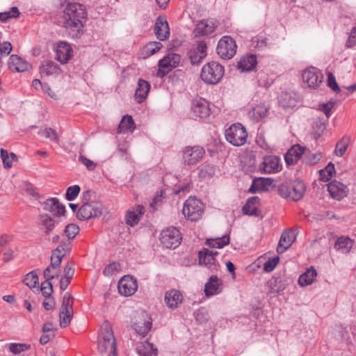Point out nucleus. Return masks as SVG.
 <instances>
[{
	"label": "nucleus",
	"instance_id": "obj_6",
	"mask_svg": "<svg viewBox=\"0 0 356 356\" xmlns=\"http://www.w3.org/2000/svg\"><path fill=\"white\" fill-rule=\"evenodd\" d=\"M302 78L303 83L310 89H316L323 86V74L316 67H307L302 72Z\"/></svg>",
	"mask_w": 356,
	"mask_h": 356
},
{
	"label": "nucleus",
	"instance_id": "obj_3",
	"mask_svg": "<svg viewBox=\"0 0 356 356\" xmlns=\"http://www.w3.org/2000/svg\"><path fill=\"white\" fill-rule=\"evenodd\" d=\"M224 67L217 62H209L205 64L201 70L202 80L209 84H216L224 75Z\"/></svg>",
	"mask_w": 356,
	"mask_h": 356
},
{
	"label": "nucleus",
	"instance_id": "obj_50",
	"mask_svg": "<svg viewBox=\"0 0 356 356\" xmlns=\"http://www.w3.org/2000/svg\"><path fill=\"white\" fill-rule=\"evenodd\" d=\"M337 99H331L327 103H323L319 104V110L325 113L326 117L327 118H330L331 115V111L334 106V104L337 103Z\"/></svg>",
	"mask_w": 356,
	"mask_h": 356
},
{
	"label": "nucleus",
	"instance_id": "obj_28",
	"mask_svg": "<svg viewBox=\"0 0 356 356\" xmlns=\"http://www.w3.org/2000/svg\"><path fill=\"white\" fill-rule=\"evenodd\" d=\"M50 268H51L50 266H48L43 271L45 280L42 282L40 289L42 295L47 298H50L53 292V286L51 280L54 279V275H50Z\"/></svg>",
	"mask_w": 356,
	"mask_h": 356
},
{
	"label": "nucleus",
	"instance_id": "obj_4",
	"mask_svg": "<svg viewBox=\"0 0 356 356\" xmlns=\"http://www.w3.org/2000/svg\"><path fill=\"white\" fill-rule=\"evenodd\" d=\"M226 140L234 146H241L245 143L248 133L241 123H234L225 131Z\"/></svg>",
	"mask_w": 356,
	"mask_h": 356
},
{
	"label": "nucleus",
	"instance_id": "obj_44",
	"mask_svg": "<svg viewBox=\"0 0 356 356\" xmlns=\"http://www.w3.org/2000/svg\"><path fill=\"white\" fill-rule=\"evenodd\" d=\"M162 47L163 45L160 42H150L143 47V54L145 56H151L158 52Z\"/></svg>",
	"mask_w": 356,
	"mask_h": 356
},
{
	"label": "nucleus",
	"instance_id": "obj_40",
	"mask_svg": "<svg viewBox=\"0 0 356 356\" xmlns=\"http://www.w3.org/2000/svg\"><path fill=\"white\" fill-rule=\"evenodd\" d=\"M40 73L46 75L59 74L61 72L59 66L52 61H48L40 67Z\"/></svg>",
	"mask_w": 356,
	"mask_h": 356
},
{
	"label": "nucleus",
	"instance_id": "obj_5",
	"mask_svg": "<svg viewBox=\"0 0 356 356\" xmlns=\"http://www.w3.org/2000/svg\"><path fill=\"white\" fill-rule=\"evenodd\" d=\"M203 204L195 197H190L184 203L182 213L191 221H197L203 214Z\"/></svg>",
	"mask_w": 356,
	"mask_h": 356
},
{
	"label": "nucleus",
	"instance_id": "obj_63",
	"mask_svg": "<svg viewBox=\"0 0 356 356\" xmlns=\"http://www.w3.org/2000/svg\"><path fill=\"white\" fill-rule=\"evenodd\" d=\"M94 195V193L91 191H86L83 193L82 195V201L83 203H90L92 202V198Z\"/></svg>",
	"mask_w": 356,
	"mask_h": 356
},
{
	"label": "nucleus",
	"instance_id": "obj_34",
	"mask_svg": "<svg viewBox=\"0 0 356 356\" xmlns=\"http://www.w3.org/2000/svg\"><path fill=\"white\" fill-rule=\"evenodd\" d=\"M136 351L140 356H157L158 355L157 348L147 341L138 343Z\"/></svg>",
	"mask_w": 356,
	"mask_h": 356
},
{
	"label": "nucleus",
	"instance_id": "obj_23",
	"mask_svg": "<svg viewBox=\"0 0 356 356\" xmlns=\"http://www.w3.org/2000/svg\"><path fill=\"white\" fill-rule=\"evenodd\" d=\"M56 59L62 64L67 63L72 57V49L66 42L58 43L56 51Z\"/></svg>",
	"mask_w": 356,
	"mask_h": 356
},
{
	"label": "nucleus",
	"instance_id": "obj_15",
	"mask_svg": "<svg viewBox=\"0 0 356 356\" xmlns=\"http://www.w3.org/2000/svg\"><path fill=\"white\" fill-rule=\"evenodd\" d=\"M72 250L71 241L69 239L61 241V243L53 250L51 256V268H56L60 266L63 258Z\"/></svg>",
	"mask_w": 356,
	"mask_h": 356
},
{
	"label": "nucleus",
	"instance_id": "obj_16",
	"mask_svg": "<svg viewBox=\"0 0 356 356\" xmlns=\"http://www.w3.org/2000/svg\"><path fill=\"white\" fill-rule=\"evenodd\" d=\"M118 288L121 295L130 296L138 289L137 280L133 276L124 275L118 281Z\"/></svg>",
	"mask_w": 356,
	"mask_h": 356
},
{
	"label": "nucleus",
	"instance_id": "obj_8",
	"mask_svg": "<svg viewBox=\"0 0 356 356\" xmlns=\"http://www.w3.org/2000/svg\"><path fill=\"white\" fill-rule=\"evenodd\" d=\"M132 326L139 335L145 337L152 328V319L147 312H139L134 316Z\"/></svg>",
	"mask_w": 356,
	"mask_h": 356
},
{
	"label": "nucleus",
	"instance_id": "obj_48",
	"mask_svg": "<svg viewBox=\"0 0 356 356\" xmlns=\"http://www.w3.org/2000/svg\"><path fill=\"white\" fill-rule=\"evenodd\" d=\"M322 158L321 152L308 153L305 156L304 162L307 165H314L316 164Z\"/></svg>",
	"mask_w": 356,
	"mask_h": 356
},
{
	"label": "nucleus",
	"instance_id": "obj_62",
	"mask_svg": "<svg viewBox=\"0 0 356 356\" xmlns=\"http://www.w3.org/2000/svg\"><path fill=\"white\" fill-rule=\"evenodd\" d=\"M79 160L84 165H86L89 170H92L95 168V163L90 159H87L86 156L81 155L79 156Z\"/></svg>",
	"mask_w": 356,
	"mask_h": 356
},
{
	"label": "nucleus",
	"instance_id": "obj_52",
	"mask_svg": "<svg viewBox=\"0 0 356 356\" xmlns=\"http://www.w3.org/2000/svg\"><path fill=\"white\" fill-rule=\"evenodd\" d=\"M46 138L49 139L51 141H54L58 143L59 139L56 131L51 128H46L40 132Z\"/></svg>",
	"mask_w": 356,
	"mask_h": 356
},
{
	"label": "nucleus",
	"instance_id": "obj_11",
	"mask_svg": "<svg viewBox=\"0 0 356 356\" xmlns=\"http://www.w3.org/2000/svg\"><path fill=\"white\" fill-rule=\"evenodd\" d=\"M182 237L178 229L175 227H168L162 231L160 241L166 248H175L181 241Z\"/></svg>",
	"mask_w": 356,
	"mask_h": 356
},
{
	"label": "nucleus",
	"instance_id": "obj_58",
	"mask_svg": "<svg viewBox=\"0 0 356 356\" xmlns=\"http://www.w3.org/2000/svg\"><path fill=\"white\" fill-rule=\"evenodd\" d=\"M159 67L160 68L166 69L168 70H170L173 67L168 55L159 60Z\"/></svg>",
	"mask_w": 356,
	"mask_h": 356
},
{
	"label": "nucleus",
	"instance_id": "obj_18",
	"mask_svg": "<svg viewBox=\"0 0 356 356\" xmlns=\"http://www.w3.org/2000/svg\"><path fill=\"white\" fill-rule=\"evenodd\" d=\"M191 110L195 118H206L210 115L209 104L207 101L202 98L193 100Z\"/></svg>",
	"mask_w": 356,
	"mask_h": 356
},
{
	"label": "nucleus",
	"instance_id": "obj_49",
	"mask_svg": "<svg viewBox=\"0 0 356 356\" xmlns=\"http://www.w3.org/2000/svg\"><path fill=\"white\" fill-rule=\"evenodd\" d=\"M79 227L76 224H69L65 227L64 234L67 239H73L79 233Z\"/></svg>",
	"mask_w": 356,
	"mask_h": 356
},
{
	"label": "nucleus",
	"instance_id": "obj_22",
	"mask_svg": "<svg viewBox=\"0 0 356 356\" xmlns=\"http://www.w3.org/2000/svg\"><path fill=\"white\" fill-rule=\"evenodd\" d=\"M295 240L296 235L292 230H284L280 236V239L277 248V252L279 254L284 252L292 245Z\"/></svg>",
	"mask_w": 356,
	"mask_h": 356
},
{
	"label": "nucleus",
	"instance_id": "obj_42",
	"mask_svg": "<svg viewBox=\"0 0 356 356\" xmlns=\"http://www.w3.org/2000/svg\"><path fill=\"white\" fill-rule=\"evenodd\" d=\"M334 173V165L330 162L323 169L319 170L320 180L324 182L329 181Z\"/></svg>",
	"mask_w": 356,
	"mask_h": 356
},
{
	"label": "nucleus",
	"instance_id": "obj_10",
	"mask_svg": "<svg viewBox=\"0 0 356 356\" xmlns=\"http://www.w3.org/2000/svg\"><path fill=\"white\" fill-rule=\"evenodd\" d=\"M73 315V298L70 293H66L63 298L59 313L60 326L66 327L71 322Z\"/></svg>",
	"mask_w": 356,
	"mask_h": 356
},
{
	"label": "nucleus",
	"instance_id": "obj_17",
	"mask_svg": "<svg viewBox=\"0 0 356 356\" xmlns=\"http://www.w3.org/2000/svg\"><path fill=\"white\" fill-rule=\"evenodd\" d=\"M300 97L296 90H282L278 96L279 105L284 108H293L300 101Z\"/></svg>",
	"mask_w": 356,
	"mask_h": 356
},
{
	"label": "nucleus",
	"instance_id": "obj_43",
	"mask_svg": "<svg viewBox=\"0 0 356 356\" xmlns=\"http://www.w3.org/2000/svg\"><path fill=\"white\" fill-rule=\"evenodd\" d=\"M268 113V108L263 105H257L249 111V115L257 121H259L266 117Z\"/></svg>",
	"mask_w": 356,
	"mask_h": 356
},
{
	"label": "nucleus",
	"instance_id": "obj_51",
	"mask_svg": "<svg viewBox=\"0 0 356 356\" xmlns=\"http://www.w3.org/2000/svg\"><path fill=\"white\" fill-rule=\"evenodd\" d=\"M81 188L78 185L71 186L67 188L65 197L68 201H73L80 193Z\"/></svg>",
	"mask_w": 356,
	"mask_h": 356
},
{
	"label": "nucleus",
	"instance_id": "obj_30",
	"mask_svg": "<svg viewBox=\"0 0 356 356\" xmlns=\"http://www.w3.org/2000/svg\"><path fill=\"white\" fill-rule=\"evenodd\" d=\"M145 211V207L142 205H138L136 208L129 209L126 215V222L131 227L138 224L142 215Z\"/></svg>",
	"mask_w": 356,
	"mask_h": 356
},
{
	"label": "nucleus",
	"instance_id": "obj_29",
	"mask_svg": "<svg viewBox=\"0 0 356 356\" xmlns=\"http://www.w3.org/2000/svg\"><path fill=\"white\" fill-rule=\"evenodd\" d=\"M8 67L13 72H22L26 71L30 67L29 63L23 60L17 55H11L9 58Z\"/></svg>",
	"mask_w": 356,
	"mask_h": 356
},
{
	"label": "nucleus",
	"instance_id": "obj_32",
	"mask_svg": "<svg viewBox=\"0 0 356 356\" xmlns=\"http://www.w3.org/2000/svg\"><path fill=\"white\" fill-rule=\"evenodd\" d=\"M260 199L257 196L250 197L245 204L242 208L243 214L259 216V211L257 209V206L259 204Z\"/></svg>",
	"mask_w": 356,
	"mask_h": 356
},
{
	"label": "nucleus",
	"instance_id": "obj_55",
	"mask_svg": "<svg viewBox=\"0 0 356 356\" xmlns=\"http://www.w3.org/2000/svg\"><path fill=\"white\" fill-rule=\"evenodd\" d=\"M1 157L3 161V166L6 168H10L12 167V160H10L8 151L4 149H1Z\"/></svg>",
	"mask_w": 356,
	"mask_h": 356
},
{
	"label": "nucleus",
	"instance_id": "obj_61",
	"mask_svg": "<svg viewBox=\"0 0 356 356\" xmlns=\"http://www.w3.org/2000/svg\"><path fill=\"white\" fill-rule=\"evenodd\" d=\"M213 173V168L210 165H205L200 169L199 175L200 177L206 178L207 177H211Z\"/></svg>",
	"mask_w": 356,
	"mask_h": 356
},
{
	"label": "nucleus",
	"instance_id": "obj_56",
	"mask_svg": "<svg viewBox=\"0 0 356 356\" xmlns=\"http://www.w3.org/2000/svg\"><path fill=\"white\" fill-rule=\"evenodd\" d=\"M327 86L330 88V89H340L334 75L330 72L327 73Z\"/></svg>",
	"mask_w": 356,
	"mask_h": 356
},
{
	"label": "nucleus",
	"instance_id": "obj_13",
	"mask_svg": "<svg viewBox=\"0 0 356 356\" xmlns=\"http://www.w3.org/2000/svg\"><path fill=\"white\" fill-rule=\"evenodd\" d=\"M102 204L95 201L90 203H83L79 208L76 217L81 220H86L90 218L101 216L102 213Z\"/></svg>",
	"mask_w": 356,
	"mask_h": 356
},
{
	"label": "nucleus",
	"instance_id": "obj_33",
	"mask_svg": "<svg viewBox=\"0 0 356 356\" xmlns=\"http://www.w3.org/2000/svg\"><path fill=\"white\" fill-rule=\"evenodd\" d=\"M273 179L272 178L259 177L255 178L249 188V192L255 193L259 191H266L272 185Z\"/></svg>",
	"mask_w": 356,
	"mask_h": 356
},
{
	"label": "nucleus",
	"instance_id": "obj_39",
	"mask_svg": "<svg viewBox=\"0 0 356 356\" xmlns=\"http://www.w3.org/2000/svg\"><path fill=\"white\" fill-rule=\"evenodd\" d=\"M229 243V236L227 234L216 238L207 239L206 244L211 248H222Z\"/></svg>",
	"mask_w": 356,
	"mask_h": 356
},
{
	"label": "nucleus",
	"instance_id": "obj_46",
	"mask_svg": "<svg viewBox=\"0 0 356 356\" xmlns=\"http://www.w3.org/2000/svg\"><path fill=\"white\" fill-rule=\"evenodd\" d=\"M8 348L10 353L14 355H19L31 348V345L21 343H10L8 345Z\"/></svg>",
	"mask_w": 356,
	"mask_h": 356
},
{
	"label": "nucleus",
	"instance_id": "obj_7",
	"mask_svg": "<svg viewBox=\"0 0 356 356\" xmlns=\"http://www.w3.org/2000/svg\"><path fill=\"white\" fill-rule=\"evenodd\" d=\"M97 348L101 354L106 353L111 348V325L108 320H106L99 328Z\"/></svg>",
	"mask_w": 356,
	"mask_h": 356
},
{
	"label": "nucleus",
	"instance_id": "obj_38",
	"mask_svg": "<svg viewBox=\"0 0 356 356\" xmlns=\"http://www.w3.org/2000/svg\"><path fill=\"white\" fill-rule=\"evenodd\" d=\"M135 122L131 115H124L118 127V133L131 132L132 133L135 129Z\"/></svg>",
	"mask_w": 356,
	"mask_h": 356
},
{
	"label": "nucleus",
	"instance_id": "obj_12",
	"mask_svg": "<svg viewBox=\"0 0 356 356\" xmlns=\"http://www.w3.org/2000/svg\"><path fill=\"white\" fill-rule=\"evenodd\" d=\"M204 154L205 150L201 146H187L182 150L184 163L187 165H194L202 159Z\"/></svg>",
	"mask_w": 356,
	"mask_h": 356
},
{
	"label": "nucleus",
	"instance_id": "obj_54",
	"mask_svg": "<svg viewBox=\"0 0 356 356\" xmlns=\"http://www.w3.org/2000/svg\"><path fill=\"white\" fill-rule=\"evenodd\" d=\"M356 45V28H353L346 42V48H352Z\"/></svg>",
	"mask_w": 356,
	"mask_h": 356
},
{
	"label": "nucleus",
	"instance_id": "obj_27",
	"mask_svg": "<svg viewBox=\"0 0 356 356\" xmlns=\"http://www.w3.org/2000/svg\"><path fill=\"white\" fill-rule=\"evenodd\" d=\"M221 281L217 275H211L204 286L205 295L207 297L216 295L221 291Z\"/></svg>",
	"mask_w": 356,
	"mask_h": 356
},
{
	"label": "nucleus",
	"instance_id": "obj_19",
	"mask_svg": "<svg viewBox=\"0 0 356 356\" xmlns=\"http://www.w3.org/2000/svg\"><path fill=\"white\" fill-rule=\"evenodd\" d=\"M327 190L330 193V195L338 200L346 197L348 193L347 186L337 180L332 181L327 185Z\"/></svg>",
	"mask_w": 356,
	"mask_h": 356
},
{
	"label": "nucleus",
	"instance_id": "obj_2",
	"mask_svg": "<svg viewBox=\"0 0 356 356\" xmlns=\"http://www.w3.org/2000/svg\"><path fill=\"white\" fill-rule=\"evenodd\" d=\"M306 191L303 181L297 180L292 182H284L278 186V194L284 199L298 201L302 198Z\"/></svg>",
	"mask_w": 356,
	"mask_h": 356
},
{
	"label": "nucleus",
	"instance_id": "obj_26",
	"mask_svg": "<svg viewBox=\"0 0 356 356\" xmlns=\"http://www.w3.org/2000/svg\"><path fill=\"white\" fill-rule=\"evenodd\" d=\"M216 28L215 23L209 19H203L197 24L194 30L195 37L204 36L213 33Z\"/></svg>",
	"mask_w": 356,
	"mask_h": 356
},
{
	"label": "nucleus",
	"instance_id": "obj_47",
	"mask_svg": "<svg viewBox=\"0 0 356 356\" xmlns=\"http://www.w3.org/2000/svg\"><path fill=\"white\" fill-rule=\"evenodd\" d=\"M350 138L348 137L342 138L336 145L335 152L338 156H342L349 145Z\"/></svg>",
	"mask_w": 356,
	"mask_h": 356
},
{
	"label": "nucleus",
	"instance_id": "obj_1",
	"mask_svg": "<svg viewBox=\"0 0 356 356\" xmlns=\"http://www.w3.org/2000/svg\"><path fill=\"white\" fill-rule=\"evenodd\" d=\"M86 17L85 7L76 3H69L63 11V26L73 38H79L83 33V20Z\"/></svg>",
	"mask_w": 356,
	"mask_h": 356
},
{
	"label": "nucleus",
	"instance_id": "obj_20",
	"mask_svg": "<svg viewBox=\"0 0 356 356\" xmlns=\"http://www.w3.org/2000/svg\"><path fill=\"white\" fill-rule=\"evenodd\" d=\"M305 147L300 145H293L285 154L284 159L287 165H293L298 163L301 159Z\"/></svg>",
	"mask_w": 356,
	"mask_h": 356
},
{
	"label": "nucleus",
	"instance_id": "obj_24",
	"mask_svg": "<svg viewBox=\"0 0 356 356\" xmlns=\"http://www.w3.org/2000/svg\"><path fill=\"white\" fill-rule=\"evenodd\" d=\"M43 208L45 211L56 216L64 215L65 212L64 205L60 204L58 200L56 197L49 198L44 202Z\"/></svg>",
	"mask_w": 356,
	"mask_h": 356
},
{
	"label": "nucleus",
	"instance_id": "obj_41",
	"mask_svg": "<svg viewBox=\"0 0 356 356\" xmlns=\"http://www.w3.org/2000/svg\"><path fill=\"white\" fill-rule=\"evenodd\" d=\"M40 224L45 228V234H49L54 229L57 222L55 220L47 214H42L40 216Z\"/></svg>",
	"mask_w": 356,
	"mask_h": 356
},
{
	"label": "nucleus",
	"instance_id": "obj_57",
	"mask_svg": "<svg viewBox=\"0 0 356 356\" xmlns=\"http://www.w3.org/2000/svg\"><path fill=\"white\" fill-rule=\"evenodd\" d=\"M189 58L192 64L197 65L202 60L204 56L194 51L190 52Z\"/></svg>",
	"mask_w": 356,
	"mask_h": 356
},
{
	"label": "nucleus",
	"instance_id": "obj_36",
	"mask_svg": "<svg viewBox=\"0 0 356 356\" xmlns=\"http://www.w3.org/2000/svg\"><path fill=\"white\" fill-rule=\"evenodd\" d=\"M354 241L348 236L339 237L334 243V248L342 253H348L353 248Z\"/></svg>",
	"mask_w": 356,
	"mask_h": 356
},
{
	"label": "nucleus",
	"instance_id": "obj_53",
	"mask_svg": "<svg viewBox=\"0 0 356 356\" xmlns=\"http://www.w3.org/2000/svg\"><path fill=\"white\" fill-rule=\"evenodd\" d=\"M280 260L279 257H275L271 259H269L266 261L264 264V270L266 272H271L274 270V268L277 265Z\"/></svg>",
	"mask_w": 356,
	"mask_h": 356
},
{
	"label": "nucleus",
	"instance_id": "obj_25",
	"mask_svg": "<svg viewBox=\"0 0 356 356\" xmlns=\"http://www.w3.org/2000/svg\"><path fill=\"white\" fill-rule=\"evenodd\" d=\"M183 301L181 293L176 289L168 291L165 294V302L170 309H176Z\"/></svg>",
	"mask_w": 356,
	"mask_h": 356
},
{
	"label": "nucleus",
	"instance_id": "obj_45",
	"mask_svg": "<svg viewBox=\"0 0 356 356\" xmlns=\"http://www.w3.org/2000/svg\"><path fill=\"white\" fill-rule=\"evenodd\" d=\"M23 282L30 289L36 287L39 284V278L36 270H32L25 275Z\"/></svg>",
	"mask_w": 356,
	"mask_h": 356
},
{
	"label": "nucleus",
	"instance_id": "obj_14",
	"mask_svg": "<svg viewBox=\"0 0 356 356\" xmlns=\"http://www.w3.org/2000/svg\"><path fill=\"white\" fill-rule=\"evenodd\" d=\"M282 169L281 159L275 155L264 156L262 162L259 165V170L263 174L277 173Z\"/></svg>",
	"mask_w": 356,
	"mask_h": 356
},
{
	"label": "nucleus",
	"instance_id": "obj_21",
	"mask_svg": "<svg viewBox=\"0 0 356 356\" xmlns=\"http://www.w3.org/2000/svg\"><path fill=\"white\" fill-rule=\"evenodd\" d=\"M154 31L157 38L160 40H165L169 37L170 29L165 17L159 16L157 17Z\"/></svg>",
	"mask_w": 356,
	"mask_h": 356
},
{
	"label": "nucleus",
	"instance_id": "obj_31",
	"mask_svg": "<svg viewBox=\"0 0 356 356\" xmlns=\"http://www.w3.org/2000/svg\"><path fill=\"white\" fill-rule=\"evenodd\" d=\"M218 254V252L210 250L207 248H203L198 252L199 262L201 264L211 268L215 265V257Z\"/></svg>",
	"mask_w": 356,
	"mask_h": 356
},
{
	"label": "nucleus",
	"instance_id": "obj_60",
	"mask_svg": "<svg viewBox=\"0 0 356 356\" xmlns=\"http://www.w3.org/2000/svg\"><path fill=\"white\" fill-rule=\"evenodd\" d=\"M149 90H136L134 98L138 103H142L147 97Z\"/></svg>",
	"mask_w": 356,
	"mask_h": 356
},
{
	"label": "nucleus",
	"instance_id": "obj_64",
	"mask_svg": "<svg viewBox=\"0 0 356 356\" xmlns=\"http://www.w3.org/2000/svg\"><path fill=\"white\" fill-rule=\"evenodd\" d=\"M55 305V300L53 298L50 297L49 298L45 299L43 302V307L46 310H51L54 308Z\"/></svg>",
	"mask_w": 356,
	"mask_h": 356
},
{
	"label": "nucleus",
	"instance_id": "obj_35",
	"mask_svg": "<svg viewBox=\"0 0 356 356\" xmlns=\"http://www.w3.org/2000/svg\"><path fill=\"white\" fill-rule=\"evenodd\" d=\"M257 64V56L254 54L248 55L243 57L238 63V68L241 72H249L252 70Z\"/></svg>",
	"mask_w": 356,
	"mask_h": 356
},
{
	"label": "nucleus",
	"instance_id": "obj_9",
	"mask_svg": "<svg viewBox=\"0 0 356 356\" xmlns=\"http://www.w3.org/2000/svg\"><path fill=\"white\" fill-rule=\"evenodd\" d=\"M236 44L230 36H223L218 42L216 53L223 59L232 58L236 52Z\"/></svg>",
	"mask_w": 356,
	"mask_h": 356
},
{
	"label": "nucleus",
	"instance_id": "obj_37",
	"mask_svg": "<svg viewBox=\"0 0 356 356\" xmlns=\"http://www.w3.org/2000/svg\"><path fill=\"white\" fill-rule=\"evenodd\" d=\"M316 275L317 273L316 269L311 266L307 268L304 273L300 275L298 278V284L302 286L309 285L316 280Z\"/></svg>",
	"mask_w": 356,
	"mask_h": 356
},
{
	"label": "nucleus",
	"instance_id": "obj_59",
	"mask_svg": "<svg viewBox=\"0 0 356 356\" xmlns=\"http://www.w3.org/2000/svg\"><path fill=\"white\" fill-rule=\"evenodd\" d=\"M74 274V268L70 266L69 264H66L63 269V277L72 280Z\"/></svg>",
	"mask_w": 356,
	"mask_h": 356
}]
</instances>
